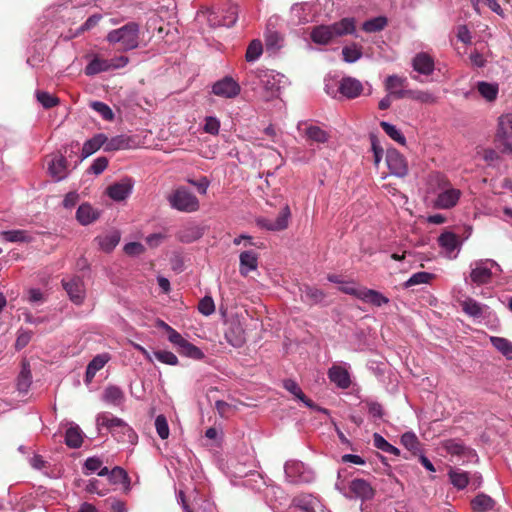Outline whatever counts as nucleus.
<instances>
[{"label":"nucleus","instance_id":"obj_45","mask_svg":"<svg viewBox=\"0 0 512 512\" xmlns=\"http://www.w3.org/2000/svg\"><path fill=\"white\" fill-rule=\"evenodd\" d=\"M381 128L384 130V132L394 141L401 145L406 144V138L402 134V132L397 129V127L389 122L381 121L380 122Z\"/></svg>","mask_w":512,"mask_h":512},{"label":"nucleus","instance_id":"obj_63","mask_svg":"<svg viewBox=\"0 0 512 512\" xmlns=\"http://www.w3.org/2000/svg\"><path fill=\"white\" fill-rule=\"evenodd\" d=\"M36 97L42 106L47 109L56 106L58 103V99L56 97L44 91H37Z\"/></svg>","mask_w":512,"mask_h":512},{"label":"nucleus","instance_id":"obj_48","mask_svg":"<svg viewBox=\"0 0 512 512\" xmlns=\"http://www.w3.org/2000/svg\"><path fill=\"white\" fill-rule=\"evenodd\" d=\"M433 278L434 275L432 273L425 271L417 272L411 275V277L404 283V287L409 288L416 285L428 284Z\"/></svg>","mask_w":512,"mask_h":512},{"label":"nucleus","instance_id":"obj_59","mask_svg":"<svg viewBox=\"0 0 512 512\" xmlns=\"http://www.w3.org/2000/svg\"><path fill=\"white\" fill-rule=\"evenodd\" d=\"M492 268H495L498 272L501 271L500 266L495 261L489 259L482 261V284L486 283L493 275Z\"/></svg>","mask_w":512,"mask_h":512},{"label":"nucleus","instance_id":"obj_55","mask_svg":"<svg viewBox=\"0 0 512 512\" xmlns=\"http://www.w3.org/2000/svg\"><path fill=\"white\" fill-rule=\"evenodd\" d=\"M481 93H482V98L486 99L489 102H492L497 98L498 85L490 84V83L482 81Z\"/></svg>","mask_w":512,"mask_h":512},{"label":"nucleus","instance_id":"obj_51","mask_svg":"<svg viewBox=\"0 0 512 512\" xmlns=\"http://www.w3.org/2000/svg\"><path fill=\"white\" fill-rule=\"evenodd\" d=\"M178 350L181 355L195 360H201L204 358V353L188 340Z\"/></svg>","mask_w":512,"mask_h":512},{"label":"nucleus","instance_id":"obj_3","mask_svg":"<svg viewBox=\"0 0 512 512\" xmlns=\"http://www.w3.org/2000/svg\"><path fill=\"white\" fill-rule=\"evenodd\" d=\"M139 25L129 22L124 26L111 30L106 39L111 44H119L120 50L127 52L139 46Z\"/></svg>","mask_w":512,"mask_h":512},{"label":"nucleus","instance_id":"obj_29","mask_svg":"<svg viewBox=\"0 0 512 512\" xmlns=\"http://www.w3.org/2000/svg\"><path fill=\"white\" fill-rule=\"evenodd\" d=\"M120 233L117 230L110 231L104 235L97 236L95 242L104 252H111L120 241Z\"/></svg>","mask_w":512,"mask_h":512},{"label":"nucleus","instance_id":"obj_41","mask_svg":"<svg viewBox=\"0 0 512 512\" xmlns=\"http://www.w3.org/2000/svg\"><path fill=\"white\" fill-rule=\"evenodd\" d=\"M325 296L323 290L311 286L305 287L302 294V298L309 304H318L324 300Z\"/></svg>","mask_w":512,"mask_h":512},{"label":"nucleus","instance_id":"obj_15","mask_svg":"<svg viewBox=\"0 0 512 512\" xmlns=\"http://www.w3.org/2000/svg\"><path fill=\"white\" fill-rule=\"evenodd\" d=\"M134 182L131 178H124L107 188V195L114 201H123L132 193Z\"/></svg>","mask_w":512,"mask_h":512},{"label":"nucleus","instance_id":"obj_36","mask_svg":"<svg viewBox=\"0 0 512 512\" xmlns=\"http://www.w3.org/2000/svg\"><path fill=\"white\" fill-rule=\"evenodd\" d=\"M125 396L121 388L118 386L110 385L105 388L103 393V400L114 406H119L124 402Z\"/></svg>","mask_w":512,"mask_h":512},{"label":"nucleus","instance_id":"obj_21","mask_svg":"<svg viewBox=\"0 0 512 512\" xmlns=\"http://www.w3.org/2000/svg\"><path fill=\"white\" fill-rule=\"evenodd\" d=\"M349 488L355 498H360L363 501L372 499L374 496V489L371 487L370 483L364 479L352 480Z\"/></svg>","mask_w":512,"mask_h":512},{"label":"nucleus","instance_id":"obj_35","mask_svg":"<svg viewBox=\"0 0 512 512\" xmlns=\"http://www.w3.org/2000/svg\"><path fill=\"white\" fill-rule=\"evenodd\" d=\"M310 6L307 3L294 4L291 7V18L294 24L301 25L309 22Z\"/></svg>","mask_w":512,"mask_h":512},{"label":"nucleus","instance_id":"obj_10","mask_svg":"<svg viewBox=\"0 0 512 512\" xmlns=\"http://www.w3.org/2000/svg\"><path fill=\"white\" fill-rule=\"evenodd\" d=\"M62 284L73 303L77 305L83 303L85 299V286L83 280L80 277L75 276L68 280L63 279Z\"/></svg>","mask_w":512,"mask_h":512},{"label":"nucleus","instance_id":"obj_26","mask_svg":"<svg viewBox=\"0 0 512 512\" xmlns=\"http://www.w3.org/2000/svg\"><path fill=\"white\" fill-rule=\"evenodd\" d=\"M106 135L103 133L96 134L91 139L85 141L81 151V158L79 162L91 156L98 151L101 147L105 149Z\"/></svg>","mask_w":512,"mask_h":512},{"label":"nucleus","instance_id":"obj_18","mask_svg":"<svg viewBox=\"0 0 512 512\" xmlns=\"http://www.w3.org/2000/svg\"><path fill=\"white\" fill-rule=\"evenodd\" d=\"M338 91L348 99H354L363 91L362 83L353 77H344L339 83Z\"/></svg>","mask_w":512,"mask_h":512},{"label":"nucleus","instance_id":"obj_62","mask_svg":"<svg viewBox=\"0 0 512 512\" xmlns=\"http://www.w3.org/2000/svg\"><path fill=\"white\" fill-rule=\"evenodd\" d=\"M363 289V286L357 285L354 281H343L339 290L345 294L352 295L359 298V293Z\"/></svg>","mask_w":512,"mask_h":512},{"label":"nucleus","instance_id":"obj_11","mask_svg":"<svg viewBox=\"0 0 512 512\" xmlns=\"http://www.w3.org/2000/svg\"><path fill=\"white\" fill-rule=\"evenodd\" d=\"M460 191L445 184L434 200V207L438 209H450L454 207L460 198Z\"/></svg>","mask_w":512,"mask_h":512},{"label":"nucleus","instance_id":"obj_64","mask_svg":"<svg viewBox=\"0 0 512 512\" xmlns=\"http://www.w3.org/2000/svg\"><path fill=\"white\" fill-rule=\"evenodd\" d=\"M220 129V121L214 116H208L205 118L203 130L204 132L217 135Z\"/></svg>","mask_w":512,"mask_h":512},{"label":"nucleus","instance_id":"obj_38","mask_svg":"<svg viewBox=\"0 0 512 512\" xmlns=\"http://www.w3.org/2000/svg\"><path fill=\"white\" fill-rule=\"evenodd\" d=\"M362 47L357 43L342 48V58L346 63H355L362 58Z\"/></svg>","mask_w":512,"mask_h":512},{"label":"nucleus","instance_id":"obj_9","mask_svg":"<svg viewBox=\"0 0 512 512\" xmlns=\"http://www.w3.org/2000/svg\"><path fill=\"white\" fill-rule=\"evenodd\" d=\"M438 244L444 256L449 259H455L461 247L458 235L451 231L441 233L438 237Z\"/></svg>","mask_w":512,"mask_h":512},{"label":"nucleus","instance_id":"obj_5","mask_svg":"<svg viewBox=\"0 0 512 512\" xmlns=\"http://www.w3.org/2000/svg\"><path fill=\"white\" fill-rule=\"evenodd\" d=\"M284 472L291 483H309L314 479V473L302 462L289 460L285 463Z\"/></svg>","mask_w":512,"mask_h":512},{"label":"nucleus","instance_id":"obj_25","mask_svg":"<svg viewBox=\"0 0 512 512\" xmlns=\"http://www.w3.org/2000/svg\"><path fill=\"white\" fill-rule=\"evenodd\" d=\"M110 360L108 353L96 355L87 365L85 372V382L91 383L96 373L100 371Z\"/></svg>","mask_w":512,"mask_h":512},{"label":"nucleus","instance_id":"obj_54","mask_svg":"<svg viewBox=\"0 0 512 512\" xmlns=\"http://www.w3.org/2000/svg\"><path fill=\"white\" fill-rule=\"evenodd\" d=\"M154 425L156 432L161 439L165 440L169 437L170 429L168 421L164 415H158L155 419Z\"/></svg>","mask_w":512,"mask_h":512},{"label":"nucleus","instance_id":"obj_61","mask_svg":"<svg viewBox=\"0 0 512 512\" xmlns=\"http://www.w3.org/2000/svg\"><path fill=\"white\" fill-rule=\"evenodd\" d=\"M109 480L113 484L125 483L128 481V474L123 468L116 466L109 473Z\"/></svg>","mask_w":512,"mask_h":512},{"label":"nucleus","instance_id":"obj_6","mask_svg":"<svg viewBox=\"0 0 512 512\" xmlns=\"http://www.w3.org/2000/svg\"><path fill=\"white\" fill-rule=\"evenodd\" d=\"M290 217V208L288 205H285L284 207H282L281 211L279 212V215L275 220L266 217H259L256 219V224L261 229H265L268 231H282L288 227Z\"/></svg>","mask_w":512,"mask_h":512},{"label":"nucleus","instance_id":"obj_28","mask_svg":"<svg viewBox=\"0 0 512 512\" xmlns=\"http://www.w3.org/2000/svg\"><path fill=\"white\" fill-rule=\"evenodd\" d=\"M406 83V78L399 77L397 75H390L386 78L385 88L390 95L396 96V98L407 97V90H403Z\"/></svg>","mask_w":512,"mask_h":512},{"label":"nucleus","instance_id":"obj_60","mask_svg":"<svg viewBox=\"0 0 512 512\" xmlns=\"http://www.w3.org/2000/svg\"><path fill=\"white\" fill-rule=\"evenodd\" d=\"M462 309L469 316H480V305L477 303V301L471 298H467L462 302Z\"/></svg>","mask_w":512,"mask_h":512},{"label":"nucleus","instance_id":"obj_22","mask_svg":"<svg viewBox=\"0 0 512 512\" xmlns=\"http://www.w3.org/2000/svg\"><path fill=\"white\" fill-rule=\"evenodd\" d=\"M358 299L374 307H382L390 302L389 298L381 292L366 287L360 291Z\"/></svg>","mask_w":512,"mask_h":512},{"label":"nucleus","instance_id":"obj_7","mask_svg":"<svg viewBox=\"0 0 512 512\" xmlns=\"http://www.w3.org/2000/svg\"><path fill=\"white\" fill-rule=\"evenodd\" d=\"M240 92L239 83L229 76L216 81L212 86V93L221 98L232 99L237 97Z\"/></svg>","mask_w":512,"mask_h":512},{"label":"nucleus","instance_id":"obj_50","mask_svg":"<svg viewBox=\"0 0 512 512\" xmlns=\"http://www.w3.org/2000/svg\"><path fill=\"white\" fill-rule=\"evenodd\" d=\"M202 236V231L198 226H189L181 230L178 234L182 242L190 243Z\"/></svg>","mask_w":512,"mask_h":512},{"label":"nucleus","instance_id":"obj_16","mask_svg":"<svg viewBox=\"0 0 512 512\" xmlns=\"http://www.w3.org/2000/svg\"><path fill=\"white\" fill-rule=\"evenodd\" d=\"M332 30V35L337 41L338 38L344 37L346 35H354L356 34V19L354 17H344L337 22L329 24Z\"/></svg>","mask_w":512,"mask_h":512},{"label":"nucleus","instance_id":"obj_47","mask_svg":"<svg viewBox=\"0 0 512 512\" xmlns=\"http://www.w3.org/2000/svg\"><path fill=\"white\" fill-rule=\"evenodd\" d=\"M263 53V45L259 39L252 40L246 50L245 59L247 62H255Z\"/></svg>","mask_w":512,"mask_h":512},{"label":"nucleus","instance_id":"obj_19","mask_svg":"<svg viewBox=\"0 0 512 512\" xmlns=\"http://www.w3.org/2000/svg\"><path fill=\"white\" fill-rule=\"evenodd\" d=\"M328 378L340 389H347L351 385V378L348 370L340 365H333L328 370Z\"/></svg>","mask_w":512,"mask_h":512},{"label":"nucleus","instance_id":"obj_42","mask_svg":"<svg viewBox=\"0 0 512 512\" xmlns=\"http://www.w3.org/2000/svg\"><path fill=\"white\" fill-rule=\"evenodd\" d=\"M387 26V18L384 16H378L369 20H366L362 29L367 33H375L382 31Z\"/></svg>","mask_w":512,"mask_h":512},{"label":"nucleus","instance_id":"obj_31","mask_svg":"<svg viewBox=\"0 0 512 512\" xmlns=\"http://www.w3.org/2000/svg\"><path fill=\"white\" fill-rule=\"evenodd\" d=\"M198 20H206L210 27L223 26L221 8H204L197 13Z\"/></svg>","mask_w":512,"mask_h":512},{"label":"nucleus","instance_id":"obj_56","mask_svg":"<svg viewBox=\"0 0 512 512\" xmlns=\"http://www.w3.org/2000/svg\"><path fill=\"white\" fill-rule=\"evenodd\" d=\"M451 483L458 489H464L468 484V476L465 472L450 471Z\"/></svg>","mask_w":512,"mask_h":512},{"label":"nucleus","instance_id":"obj_1","mask_svg":"<svg viewBox=\"0 0 512 512\" xmlns=\"http://www.w3.org/2000/svg\"><path fill=\"white\" fill-rule=\"evenodd\" d=\"M252 89L265 101L279 97L285 76L275 70L258 68L248 74Z\"/></svg>","mask_w":512,"mask_h":512},{"label":"nucleus","instance_id":"obj_52","mask_svg":"<svg viewBox=\"0 0 512 512\" xmlns=\"http://www.w3.org/2000/svg\"><path fill=\"white\" fill-rule=\"evenodd\" d=\"M402 445L413 453L420 452V442L414 432H405L401 436Z\"/></svg>","mask_w":512,"mask_h":512},{"label":"nucleus","instance_id":"obj_57","mask_svg":"<svg viewBox=\"0 0 512 512\" xmlns=\"http://www.w3.org/2000/svg\"><path fill=\"white\" fill-rule=\"evenodd\" d=\"M154 357L158 361H160L161 363H164V364H168V365H177L178 364L177 356L170 351H165V350L155 351Z\"/></svg>","mask_w":512,"mask_h":512},{"label":"nucleus","instance_id":"obj_43","mask_svg":"<svg viewBox=\"0 0 512 512\" xmlns=\"http://www.w3.org/2000/svg\"><path fill=\"white\" fill-rule=\"evenodd\" d=\"M2 239L6 242H29L30 235L25 230H8L0 232Z\"/></svg>","mask_w":512,"mask_h":512},{"label":"nucleus","instance_id":"obj_4","mask_svg":"<svg viewBox=\"0 0 512 512\" xmlns=\"http://www.w3.org/2000/svg\"><path fill=\"white\" fill-rule=\"evenodd\" d=\"M167 200L171 208L184 213L196 212L200 207L198 198L184 186L173 190Z\"/></svg>","mask_w":512,"mask_h":512},{"label":"nucleus","instance_id":"obj_53","mask_svg":"<svg viewBox=\"0 0 512 512\" xmlns=\"http://www.w3.org/2000/svg\"><path fill=\"white\" fill-rule=\"evenodd\" d=\"M90 107L96 111L104 120L112 121L114 119V113L112 109L101 101H93L90 104Z\"/></svg>","mask_w":512,"mask_h":512},{"label":"nucleus","instance_id":"obj_12","mask_svg":"<svg viewBox=\"0 0 512 512\" xmlns=\"http://www.w3.org/2000/svg\"><path fill=\"white\" fill-rule=\"evenodd\" d=\"M48 172L50 176L59 182L69 175L67 158L62 154H54L48 163Z\"/></svg>","mask_w":512,"mask_h":512},{"label":"nucleus","instance_id":"obj_33","mask_svg":"<svg viewBox=\"0 0 512 512\" xmlns=\"http://www.w3.org/2000/svg\"><path fill=\"white\" fill-rule=\"evenodd\" d=\"M512 113H506L498 119V129L496 133V140L500 143L512 137Z\"/></svg>","mask_w":512,"mask_h":512},{"label":"nucleus","instance_id":"obj_2","mask_svg":"<svg viewBox=\"0 0 512 512\" xmlns=\"http://www.w3.org/2000/svg\"><path fill=\"white\" fill-rule=\"evenodd\" d=\"M96 425L98 430L106 428L118 442L133 445L137 441L135 431L124 420L109 412L99 413L96 417Z\"/></svg>","mask_w":512,"mask_h":512},{"label":"nucleus","instance_id":"obj_37","mask_svg":"<svg viewBox=\"0 0 512 512\" xmlns=\"http://www.w3.org/2000/svg\"><path fill=\"white\" fill-rule=\"evenodd\" d=\"M303 133L307 140L312 142L323 144L329 140V134L316 125H308Z\"/></svg>","mask_w":512,"mask_h":512},{"label":"nucleus","instance_id":"obj_13","mask_svg":"<svg viewBox=\"0 0 512 512\" xmlns=\"http://www.w3.org/2000/svg\"><path fill=\"white\" fill-rule=\"evenodd\" d=\"M293 505L302 512H330L321 501L311 494H301L293 499Z\"/></svg>","mask_w":512,"mask_h":512},{"label":"nucleus","instance_id":"obj_46","mask_svg":"<svg viewBox=\"0 0 512 512\" xmlns=\"http://www.w3.org/2000/svg\"><path fill=\"white\" fill-rule=\"evenodd\" d=\"M178 502L182 505L184 512H213V506L209 501H203V504L200 505L198 501L195 500L197 509H190L186 503L185 496L182 491L178 493Z\"/></svg>","mask_w":512,"mask_h":512},{"label":"nucleus","instance_id":"obj_14","mask_svg":"<svg viewBox=\"0 0 512 512\" xmlns=\"http://www.w3.org/2000/svg\"><path fill=\"white\" fill-rule=\"evenodd\" d=\"M225 339L235 348H239L244 345L246 341L245 330L238 319H233L228 322V326L225 331Z\"/></svg>","mask_w":512,"mask_h":512},{"label":"nucleus","instance_id":"obj_40","mask_svg":"<svg viewBox=\"0 0 512 512\" xmlns=\"http://www.w3.org/2000/svg\"><path fill=\"white\" fill-rule=\"evenodd\" d=\"M407 97L423 104H435L438 97L434 96L430 91L423 90H407Z\"/></svg>","mask_w":512,"mask_h":512},{"label":"nucleus","instance_id":"obj_34","mask_svg":"<svg viewBox=\"0 0 512 512\" xmlns=\"http://www.w3.org/2000/svg\"><path fill=\"white\" fill-rule=\"evenodd\" d=\"M83 443V432L80 427L74 423L66 430L65 444L70 448H79Z\"/></svg>","mask_w":512,"mask_h":512},{"label":"nucleus","instance_id":"obj_58","mask_svg":"<svg viewBox=\"0 0 512 512\" xmlns=\"http://www.w3.org/2000/svg\"><path fill=\"white\" fill-rule=\"evenodd\" d=\"M198 310L201 314L205 316L212 315L215 312V304L212 297H203L198 304Z\"/></svg>","mask_w":512,"mask_h":512},{"label":"nucleus","instance_id":"obj_17","mask_svg":"<svg viewBox=\"0 0 512 512\" xmlns=\"http://www.w3.org/2000/svg\"><path fill=\"white\" fill-rule=\"evenodd\" d=\"M87 58L90 59L84 69V72L87 76H94L103 72L110 71L109 59H105L97 53L89 54Z\"/></svg>","mask_w":512,"mask_h":512},{"label":"nucleus","instance_id":"obj_32","mask_svg":"<svg viewBox=\"0 0 512 512\" xmlns=\"http://www.w3.org/2000/svg\"><path fill=\"white\" fill-rule=\"evenodd\" d=\"M413 68L420 74L430 75L434 70V61L426 53H418L413 59Z\"/></svg>","mask_w":512,"mask_h":512},{"label":"nucleus","instance_id":"obj_39","mask_svg":"<svg viewBox=\"0 0 512 512\" xmlns=\"http://www.w3.org/2000/svg\"><path fill=\"white\" fill-rule=\"evenodd\" d=\"M32 383V375L28 364H23L17 377V389L21 393H27Z\"/></svg>","mask_w":512,"mask_h":512},{"label":"nucleus","instance_id":"obj_49","mask_svg":"<svg viewBox=\"0 0 512 512\" xmlns=\"http://www.w3.org/2000/svg\"><path fill=\"white\" fill-rule=\"evenodd\" d=\"M490 341L492 345L504 356L509 359L512 358V343L509 340L506 338L491 336Z\"/></svg>","mask_w":512,"mask_h":512},{"label":"nucleus","instance_id":"obj_24","mask_svg":"<svg viewBox=\"0 0 512 512\" xmlns=\"http://www.w3.org/2000/svg\"><path fill=\"white\" fill-rule=\"evenodd\" d=\"M283 385H284V388L287 391H289L297 399L302 401L305 404V406H307V407H309L311 409H315V410H317L319 412H322L324 414H328V410L327 409L318 407L317 405L314 404V402L312 400L308 399L305 396V394L302 392V390L299 387V385L294 380H291V379L285 380Z\"/></svg>","mask_w":512,"mask_h":512},{"label":"nucleus","instance_id":"obj_23","mask_svg":"<svg viewBox=\"0 0 512 512\" xmlns=\"http://www.w3.org/2000/svg\"><path fill=\"white\" fill-rule=\"evenodd\" d=\"M100 217V211L89 203H82L76 211V220L83 226L95 222Z\"/></svg>","mask_w":512,"mask_h":512},{"label":"nucleus","instance_id":"obj_27","mask_svg":"<svg viewBox=\"0 0 512 512\" xmlns=\"http://www.w3.org/2000/svg\"><path fill=\"white\" fill-rule=\"evenodd\" d=\"M239 272L242 276H247L251 271L258 267V255L253 251H243L239 255Z\"/></svg>","mask_w":512,"mask_h":512},{"label":"nucleus","instance_id":"obj_30","mask_svg":"<svg viewBox=\"0 0 512 512\" xmlns=\"http://www.w3.org/2000/svg\"><path fill=\"white\" fill-rule=\"evenodd\" d=\"M134 141L131 137L126 135H117L108 139L106 136L105 142V151H117V150H125L133 147Z\"/></svg>","mask_w":512,"mask_h":512},{"label":"nucleus","instance_id":"obj_8","mask_svg":"<svg viewBox=\"0 0 512 512\" xmlns=\"http://www.w3.org/2000/svg\"><path fill=\"white\" fill-rule=\"evenodd\" d=\"M386 163L390 173L396 177H405L408 174V164L405 157L396 149H388Z\"/></svg>","mask_w":512,"mask_h":512},{"label":"nucleus","instance_id":"obj_44","mask_svg":"<svg viewBox=\"0 0 512 512\" xmlns=\"http://www.w3.org/2000/svg\"><path fill=\"white\" fill-rule=\"evenodd\" d=\"M222 12V24L225 27L233 26L238 19V7L237 5L230 4L227 7L221 8Z\"/></svg>","mask_w":512,"mask_h":512},{"label":"nucleus","instance_id":"obj_20","mask_svg":"<svg viewBox=\"0 0 512 512\" xmlns=\"http://www.w3.org/2000/svg\"><path fill=\"white\" fill-rule=\"evenodd\" d=\"M310 38L317 45H329L335 42L329 24L314 26L311 29Z\"/></svg>","mask_w":512,"mask_h":512}]
</instances>
